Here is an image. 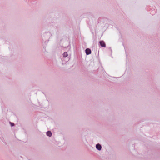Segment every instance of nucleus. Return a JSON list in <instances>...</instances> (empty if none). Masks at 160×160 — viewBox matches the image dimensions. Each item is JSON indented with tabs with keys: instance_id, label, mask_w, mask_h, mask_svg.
I'll list each match as a JSON object with an SVG mask.
<instances>
[{
	"instance_id": "1",
	"label": "nucleus",
	"mask_w": 160,
	"mask_h": 160,
	"mask_svg": "<svg viewBox=\"0 0 160 160\" xmlns=\"http://www.w3.org/2000/svg\"><path fill=\"white\" fill-rule=\"evenodd\" d=\"M99 43L101 47H106V44L103 41H100Z\"/></svg>"
},
{
	"instance_id": "2",
	"label": "nucleus",
	"mask_w": 160,
	"mask_h": 160,
	"mask_svg": "<svg viewBox=\"0 0 160 160\" xmlns=\"http://www.w3.org/2000/svg\"><path fill=\"white\" fill-rule=\"evenodd\" d=\"M96 148L99 151L101 150L102 148V146L100 144L98 143L96 144Z\"/></svg>"
},
{
	"instance_id": "3",
	"label": "nucleus",
	"mask_w": 160,
	"mask_h": 160,
	"mask_svg": "<svg viewBox=\"0 0 160 160\" xmlns=\"http://www.w3.org/2000/svg\"><path fill=\"white\" fill-rule=\"evenodd\" d=\"M85 52L87 55H89L91 53V50L89 48H87L85 50Z\"/></svg>"
},
{
	"instance_id": "4",
	"label": "nucleus",
	"mask_w": 160,
	"mask_h": 160,
	"mask_svg": "<svg viewBox=\"0 0 160 160\" xmlns=\"http://www.w3.org/2000/svg\"><path fill=\"white\" fill-rule=\"evenodd\" d=\"M47 135L49 137H51L52 135V133L50 131H48L46 133Z\"/></svg>"
},
{
	"instance_id": "5",
	"label": "nucleus",
	"mask_w": 160,
	"mask_h": 160,
	"mask_svg": "<svg viewBox=\"0 0 160 160\" xmlns=\"http://www.w3.org/2000/svg\"><path fill=\"white\" fill-rule=\"evenodd\" d=\"M63 56L64 57H67L68 56V54L67 52H64L63 54Z\"/></svg>"
},
{
	"instance_id": "6",
	"label": "nucleus",
	"mask_w": 160,
	"mask_h": 160,
	"mask_svg": "<svg viewBox=\"0 0 160 160\" xmlns=\"http://www.w3.org/2000/svg\"><path fill=\"white\" fill-rule=\"evenodd\" d=\"M11 123V126H14V124L13 123Z\"/></svg>"
}]
</instances>
